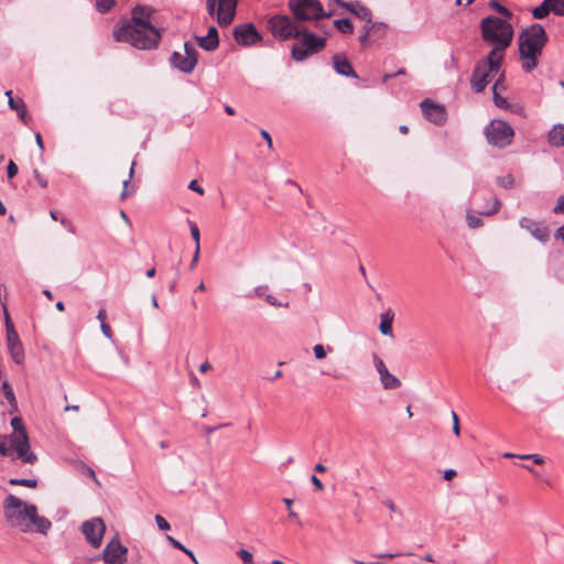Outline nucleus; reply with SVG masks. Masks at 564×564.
Listing matches in <instances>:
<instances>
[{
    "label": "nucleus",
    "mask_w": 564,
    "mask_h": 564,
    "mask_svg": "<svg viewBox=\"0 0 564 564\" xmlns=\"http://www.w3.org/2000/svg\"><path fill=\"white\" fill-rule=\"evenodd\" d=\"M288 7L292 17L299 22L321 20L332 15L324 11L319 0H289Z\"/></svg>",
    "instance_id": "423d86ee"
},
{
    "label": "nucleus",
    "mask_w": 564,
    "mask_h": 564,
    "mask_svg": "<svg viewBox=\"0 0 564 564\" xmlns=\"http://www.w3.org/2000/svg\"><path fill=\"white\" fill-rule=\"evenodd\" d=\"M2 290L6 292L7 289L4 285H0V303L2 305L4 317L7 318L8 310H7V294H2Z\"/></svg>",
    "instance_id": "8fccbe9b"
},
{
    "label": "nucleus",
    "mask_w": 564,
    "mask_h": 564,
    "mask_svg": "<svg viewBox=\"0 0 564 564\" xmlns=\"http://www.w3.org/2000/svg\"><path fill=\"white\" fill-rule=\"evenodd\" d=\"M3 512L7 521L22 532H37L45 535L52 527L47 518L37 514L35 505L24 502L14 495H9L3 500Z\"/></svg>",
    "instance_id": "f257e3e1"
},
{
    "label": "nucleus",
    "mask_w": 564,
    "mask_h": 564,
    "mask_svg": "<svg viewBox=\"0 0 564 564\" xmlns=\"http://www.w3.org/2000/svg\"><path fill=\"white\" fill-rule=\"evenodd\" d=\"M106 531V525L101 518H93L83 522L82 532L93 547H99Z\"/></svg>",
    "instance_id": "f8f14e48"
},
{
    "label": "nucleus",
    "mask_w": 564,
    "mask_h": 564,
    "mask_svg": "<svg viewBox=\"0 0 564 564\" xmlns=\"http://www.w3.org/2000/svg\"><path fill=\"white\" fill-rule=\"evenodd\" d=\"M8 105L10 107V109H12V110H20V99L15 100L13 98H10L8 100Z\"/></svg>",
    "instance_id": "0e129e2a"
},
{
    "label": "nucleus",
    "mask_w": 564,
    "mask_h": 564,
    "mask_svg": "<svg viewBox=\"0 0 564 564\" xmlns=\"http://www.w3.org/2000/svg\"><path fill=\"white\" fill-rule=\"evenodd\" d=\"M556 6V15L564 17V0H553Z\"/></svg>",
    "instance_id": "4d7b16f0"
},
{
    "label": "nucleus",
    "mask_w": 564,
    "mask_h": 564,
    "mask_svg": "<svg viewBox=\"0 0 564 564\" xmlns=\"http://www.w3.org/2000/svg\"><path fill=\"white\" fill-rule=\"evenodd\" d=\"M127 553L128 549L118 539H112L102 551V560L107 564H123Z\"/></svg>",
    "instance_id": "4468645a"
},
{
    "label": "nucleus",
    "mask_w": 564,
    "mask_h": 564,
    "mask_svg": "<svg viewBox=\"0 0 564 564\" xmlns=\"http://www.w3.org/2000/svg\"><path fill=\"white\" fill-rule=\"evenodd\" d=\"M4 398H6V400L8 401V403L10 404V406H11L10 412L12 413V412L18 411V402H17V399H15L14 392H13V391H8V392L4 394Z\"/></svg>",
    "instance_id": "a19ab883"
},
{
    "label": "nucleus",
    "mask_w": 564,
    "mask_h": 564,
    "mask_svg": "<svg viewBox=\"0 0 564 564\" xmlns=\"http://www.w3.org/2000/svg\"><path fill=\"white\" fill-rule=\"evenodd\" d=\"M188 188L192 189L193 192L198 193L199 195L204 194V188L198 185L196 180L189 182Z\"/></svg>",
    "instance_id": "6e6d98bb"
},
{
    "label": "nucleus",
    "mask_w": 564,
    "mask_h": 564,
    "mask_svg": "<svg viewBox=\"0 0 564 564\" xmlns=\"http://www.w3.org/2000/svg\"><path fill=\"white\" fill-rule=\"evenodd\" d=\"M267 26L272 36L278 41H289L299 37L300 22L293 17L286 14H274L268 22Z\"/></svg>",
    "instance_id": "0eeeda50"
},
{
    "label": "nucleus",
    "mask_w": 564,
    "mask_h": 564,
    "mask_svg": "<svg viewBox=\"0 0 564 564\" xmlns=\"http://www.w3.org/2000/svg\"><path fill=\"white\" fill-rule=\"evenodd\" d=\"M198 62V52L189 43L184 44V54L173 52L170 57L171 65L184 74H191L195 69Z\"/></svg>",
    "instance_id": "9d476101"
},
{
    "label": "nucleus",
    "mask_w": 564,
    "mask_h": 564,
    "mask_svg": "<svg viewBox=\"0 0 564 564\" xmlns=\"http://www.w3.org/2000/svg\"><path fill=\"white\" fill-rule=\"evenodd\" d=\"M199 47L207 52H213L219 46L218 30L212 25L205 36H195Z\"/></svg>",
    "instance_id": "4be33fe9"
},
{
    "label": "nucleus",
    "mask_w": 564,
    "mask_h": 564,
    "mask_svg": "<svg viewBox=\"0 0 564 564\" xmlns=\"http://www.w3.org/2000/svg\"><path fill=\"white\" fill-rule=\"evenodd\" d=\"M503 80H505V75L501 74L492 86L494 102L497 107H499L501 109H506L509 107L507 98L500 96L498 93V85H500Z\"/></svg>",
    "instance_id": "cd10ccee"
},
{
    "label": "nucleus",
    "mask_w": 564,
    "mask_h": 564,
    "mask_svg": "<svg viewBox=\"0 0 564 564\" xmlns=\"http://www.w3.org/2000/svg\"><path fill=\"white\" fill-rule=\"evenodd\" d=\"M188 224H189V229H191V236L196 245L195 248L200 249V247H199V239H200L199 229L195 223L188 220Z\"/></svg>",
    "instance_id": "e433bc0d"
},
{
    "label": "nucleus",
    "mask_w": 564,
    "mask_h": 564,
    "mask_svg": "<svg viewBox=\"0 0 564 564\" xmlns=\"http://www.w3.org/2000/svg\"><path fill=\"white\" fill-rule=\"evenodd\" d=\"M334 25L339 32L344 34H351L354 32V25L347 18L335 20Z\"/></svg>",
    "instance_id": "2f4dec72"
},
{
    "label": "nucleus",
    "mask_w": 564,
    "mask_h": 564,
    "mask_svg": "<svg viewBox=\"0 0 564 564\" xmlns=\"http://www.w3.org/2000/svg\"><path fill=\"white\" fill-rule=\"evenodd\" d=\"M456 476V470L455 469H446L444 471V479L445 480H452L454 477Z\"/></svg>",
    "instance_id": "774afa93"
},
{
    "label": "nucleus",
    "mask_w": 564,
    "mask_h": 564,
    "mask_svg": "<svg viewBox=\"0 0 564 564\" xmlns=\"http://www.w3.org/2000/svg\"><path fill=\"white\" fill-rule=\"evenodd\" d=\"M497 184L503 188H511L514 185V177L511 174H506L497 177Z\"/></svg>",
    "instance_id": "c9c22d12"
},
{
    "label": "nucleus",
    "mask_w": 564,
    "mask_h": 564,
    "mask_svg": "<svg viewBox=\"0 0 564 564\" xmlns=\"http://www.w3.org/2000/svg\"><path fill=\"white\" fill-rule=\"evenodd\" d=\"M518 42L519 54L523 61L522 68L525 73H531L538 66V56L547 42L545 30L541 24L534 23L520 33Z\"/></svg>",
    "instance_id": "f03ea898"
},
{
    "label": "nucleus",
    "mask_w": 564,
    "mask_h": 564,
    "mask_svg": "<svg viewBox=\"0 0 564 564\" xmlns=\"http://www.w3.org/2000/svg\"><path fill=\"white\" fill-rule=\"evenodd\" d=\"M498 72H490L485 63H476L470 78V86L475 93L485 90L488 83L494 78Z\"/></svg>",
    "instance_id": "dca6fc26"
},
{
    "label": "nucleus",
    "mask_w": 564,
    "mask_h": 564,
    "mask_svg": "<svg viewBox=\"0 0 564 564\" xmlns=\"http://www.w3.org/2000/svg\"><path fill=\"white\" fill-rule=\"evenodd\" d=\"M505 51L506 48H498L497 46H494L488 55L485 58L479 59L477 63H485V66H487L490 72H499Z\"/></svg>",
    "instance_id": "5701e85b"
},
{
    "label": "nucleus",
    "mask_w": 564,
    "mask_h": 564,
    "mask_svg": "<svg viewBox=\"0 0 564 564\" xmlns=\"http://www.w3.org/2000/svg\"><path fill=\"white\" fill-rule=\"evenodd\" d=\"M333 65H334V69L336 70V73H338L339 75H343L346 77H351V78L358 77L357 73L354 70L350 62L344 56H340L338 54L334 55L333 56Z\"/></svg>",
    "instance_id": "b1692460"
},
{
    "label": "nucleus",
    "mask_w": 564,
    "mask_h": 564,
    "mask_svg": "<svg viewBox=\"0 0 564 564\" xmlns=\"http://www.w3.org/2000/svg\"><path fill=\"white\" fill-rule=\"evenodd\" d=\"M10 485L14 486H25L29 488H36L37 487V480L31 479V478H11L9 480Z\"/></svg>",
    "instance_id": "f704fd0d"
},
{
    "label": "nucleus",
    "mask_w": 564,
    "mask_h": 564,
    "mask_svg": "<svg viewBox=\"0 0 564 564\" xmlns=\"http://www.w3.org/2000/svg\"><path fill=\"white\" fill-rule=\"evenodd\" d=\"M116 4V0H97L95 8L99 13L109 12Z\"/></svg>",
    "instance_id": "72a5a7b5"
},
{
    "label": "nucleus",
    "mask_w": 564,
    "mask_h": 564,
    "mask_svg": "<svg viewBox=\"0 0 564 564\" xmlns=\"http://www.w3.org/2000/svg\"><path fill=\"white\" fill-rule=\"evenodd\" d=\"M554 214H564V195L558 196L555 206L553 207Z\"/></svg>",
    "instance_id": "de8ad7c7"
},
{
    "label": "nucleus",
    "mask_w": 564,
    "mask_h": 564,
    "mask_svg": "<svg viewBox=\"0 0 564 564\" xmlns=\"http://www.w3.org/2000/svg\"><path fill=\"white\" fill-rule=\"evenodd\" d=\"M34 177L41 187L45 188L47 186V181L41 175V173L37 170H34Z\"/></svg>",
    "instance_id": "13d9d810"
},
{
    "label": "nucleus",
    "mask_w": 564,
    "mask_h": 564,
    "mask_svg": "<svg viewBox=\"0 0 564 564\" xmlns=\"http://www.w3.org/2000/svg\"><path fill=\"white\" fill-rule=\"evenodd\" d=\"M12 452L17 453L19 459L23 463L33 465L37 460V456L35 453L31 451L29 435L20 434V436L15 440H9Z\"/></svg>",
    "instance_id": "2eb2a0df"
},
{
    "label": "nucleus",
    "mask_w": 564,
    "mask_h": 564,
    "mask_svg": "<svg viewBox=\"0 0 564 564\" xmlns=\"http://www.w3.org/2000/svg\"><path fill=\"white\" fill-rule=\"evenodd\" d=\"M199 250L200 249H197L195 248V252H194V256H193V259L189 263V269H194L196 263L198 262V259H199Z\"/></svg>",
    "instance_id": "69168bd1"
},
{
    "label": "nucleus",
    "mask_w": 564,
    "mask_h": 564,
    "mask_svg": "<svg viewBox=\"0 0 564 564\" xmlns=\"http://www.w3.org/2000/svg\"><path fill=\"white\" fill-rule=\"evenodd\" d=\"M21 120H23L26 116V107L23 100L20 99V110H15Z\"/></svg>",
    "instance_id": "680f3d73"
},
{
    "label": "nucleus",
    "mask_w": 564,
    "mask_h": 564,
    "mask_svg": "<svg viewBox=\"0 0 564 564\" xmlns=\"http://www.w3.org/2000/svg\"><path fill=\"white\" fill-rule=\"evenodd\" d=\"M283 502L285 503V506L289 510V517L292 519H299L297 513L292 510L293 500L290 498H284Z\"/></svg>",
    "instance_id": "3c124183"
},
{
    "label": "nucleus",
    "mask_w": 564,
    "mask_h": 564,
    "mask_svg": "<svg viewBox=\"0 0 564 564\" xmlns=\"http://www.w3.org/2000/svg\"><path fill=\"white\" fill-rule=\"evenodd\" d=\"M490 6L492 8H495L499 13H501V14H503L506 17H510L511 15V12L506 7L500 6L496 1H491Z\"/></svg>",
    "instance_id": "864d4df0"
},
{
    "label": "nucleus",
    "mask_w": 564,
    "mask_h": 564,
    "mask_svg": "<svg viewBox=\"0 0 564 564\" xmlns=\"http://www.w3.org/2000/svg\"><path fill=\"white\" fill-rule=\"evenodd\" d=\"M237 555L243 564H254L253 556L248 550L241 549L237 552Z\"/></svg>",
    "instance_id": "ea45409f"
},
{
    "label": "nucleus",
    "mask_w": 564,
    "mask_h": 564,
    "mask_svg": "<svg viewBox=\"0 0 564 564\" xmlns=\"http://www.w3.org/2000/svg\"><path fill=\"white\" fill-rule=\"evenodd\" d=\"M314 356L316 359H324L327 355L326 348L322 344H316L313 347Z\"/></svg>",
    "instance_id": "37998d69"
},
{
    "label": "nucleus",
    "mask_w": 564,
    "mask_h": 564,
    "mask_svg": "<svg viewBox=\"0 0 564 564\" xmlns=\"http://www.w3.org/2000/svg\"><path fill=\"white\" fill-rule=\"evenodd\" d=\"M489 144L506 148L511 144L514 137L512 127L503 120H492L484 131Z\"/></svg>",
    "instance_id": "6e6552de"
},
{
    "label": "nucleus",
    "mask_w": 564,
    "mask_h": 564,
    "mask_svg": "<svg viewBox=\"0 0 564 564\" xmlns=\"http://www.w3.org/2000/svg\"><path fill=\"white\" fill-rule=\"evenodd\" d=\"M466 220L469 228H478L482 226V220L470 213L467 214Z\"/></svg>",
    "instance_id": "58836bf2"
},
{
    "label": "nucleus",
    "mask_w": 564,
    "mask_h": 564,
    "mask_svg": "<svg viewBox=\"0 0 564 564\" xmlns=\"http://www.w3.org/2000/svg\"><path fill=\"white\" fill-rule=\"evenodd\" d=\"M235 41L242 46H251L262 40V35L257 31L254 24H238L232 30Z\"/></svg>",
    "instance_id": "ddd939ff"
},
{
    "label": "nucleus",
    "mask_w": 564,
    "mask_h": 564,
    "mask_svg": "<svg viewBox=\"0 0 564 564\" xmlns=\"http://www.w3.org/2000/svg\"><path fill=\"white\" fill-rule=\"evenodd\" d=\"M154 519L160 530L166 531L170 529V523L161 514H156Z\"/></svg>",
    "instance_id": "49530a36"
},
{
    "label": "nucleus",
    "mask_w": 564,
    "mask_h": 564,
    "mask_svg": "<svg viewBox=\"0 0 564 564\" xmlns=\"http://www.w3.org/2000/svg\"><path fill=\"white\" fill-rule=\"evenodd\" d=\"M296 43L291 47V56L296 62H304L310 56L321 52L326 45V39L315 35L305 28H300Z\"/></svg>",
    "instance_id": "39448f33"
},
{
    "label": "nucleus",
    "mask_w": 564,
    "mask_h": 564,
    "mask_svg": "<svg viewBox=\"0 0 564 564\" xmlns=\"http://www.w3.org/2000/svg\"><path fill=\"white\" fill-rule=\"evenodd\" d=\"M554 238L564 242V225L558 227L554 232Z\"/></svg>",
    "instance_id": "338daca9"
},
{
    "label": "nucleus",
    "mask_w": 564,
    "mask_h": 564,
    "mask_svg": "<svg viewBox=\"0 0 564 564\" xmlns=\"http://www.w3.org/2000/svg\"><path fill=\"white\" fill-rule=\"evenodd\" d=\"M519 225L522 229L528 230L531 234V236L538 241L542 243L549 241L550 230L545 225L538 223L529 217H521L519 220Z\"/></svg>",
    "instance_id": "6ab92c4d"
},
{
    "label": "nucleus",
    "mask_w": 564,
    "mask_h": 564,
    "mask_svg": "<svg viewBox=\"0 0 564 564\" xmlns=\"http://www.w3.org/2000/svg\"><path fill=\"white\" fill-rule=\"evenodd\" d=\"M481 35L485 42L497 46L498 48H507L512 42V25L494 15L486 17L480 23Z\"/></svg>",
    "instance_id": "20e7f679"
},
{
    "label": "nucleus",
    "mask_w": 564,
    "mask_h": 564,
    "mask_svg": "<svg viewBox=\"0 0 564 564\" xmlns=\"http://www.w3.org/2000/svg\"><path fill=\"white\" fill-rule=\"evenodd\" d=\"M11 426L13 429V433L8 436V440H15V437L18 438L20 436V434H28L24 423H23L22 419L19 416H14L11 420Z\"/></svg>",
    "instance_id": "c756f323"
},
{
    "label": "nucleus",
    "mask_w": 564,
    "mask_h": 564,
    "mask_svg": "<svg viewBox=\"0 0 564 564\" xmlns=\"http://www.w3.org/2000/svg\"><path fill=\"white\" fill-rule=\"evenodd\" d=\"M381 322H380V332L382 335L386 336H393V329H392V323L394 318V313L391 310H388L387 312L382 313L380 315Z\"/></svg>",
    "instance_id": "393cba45"
},
{
    "label": "nucleus",
    "mask_w": 564,
    "mask_h": 564,
    "mask_svg": "<svg viewBox=\"0 0 564 564\" xmlns=\"http://www.w3.org/2000/svg\"><path fill=\"white\" fill-rule=\"evenodd\" d=\"M268 286L267 285H259V286H256L253 289V295L257 296V297H264L267 294H265V291H267Z\"/></svg>",
    "instance_id": "5fc2aeb1"
},
{
    "label": "nucleus",
    "mask_w": 564,
    "mask_h": 564,
    "mask_svg": "<svg viewBox=\"0 0 564 564\" xmlns=\"http://www.w3.org/2000/svg\"><path fill=\"white\" fill-rule=\"evenodd\" d=\"M7 173H8L9 178H12L17 175L18 166L13 161H9L8 166H7Z\"/></svg>",
    "instance_id": "603ef678"
},
{
    "label": "nucleus",
    "mask_w": 564,
    "mask_h": 564,
    "mask_svg": "<svg viewBox=\"0 0 564 564\" xmlns=\"http://www.w3.org/2000/svg\"><path fill=\"white\" fill-rule=\"evenodd\" d=\"M372 361L376 370L379 373L381 384L384 389L393 390L401 387V380L389 372L383 360L377 354L372 355Z\"/></svg>",
    "instance_id": "a211bd4d"
},
{
    "label": "nucleus",
    "mask_w": 564,
    "mask_h": 564,
    "mask_svg": "<svg viewBox=\"0 0 564 564\" xmlns=\"http://www.w3.org/2000/svg\"><path fill=\"white\" fill-rule=\"evenodd\" d=\"M549 143L553 147H563L564 143V126L557 124L549 133Z\"/></svg>",
    "instance_id": "bb28decb"
},
{
    "label": "nucleus",
    "mask_w": 564,
    "mask_h": 564,
    "mask_svg": "<svg viewBox=\"0 0 564 564\" xmlns=\"http://www.w3.org/2000/svg\"><path fill=\"white\" fill-rule=\"evenodd\" d=\"M117 42H126L138 50L156 48L162 34L154 25H144V29L132 24H117L113 30Z\"/></svg>",
    "instance_id": "7ed1b4c3"
},
{
    "label": "nucleus",
    "mask_w": 564,
    "mask_h": 564,
    "mask_svg": "<svg viewBox=\"0 0 564 564\" xmlns=\"http://www.w3.org/2000/svg\"><path fill=\"white\" fill-rule=\"evenodd\" d=\"M371 22L372 18L369 19V22H365V25L361 29V33L359 36V42L362 46H368L371 40Z\"/></svg>",
    "instance_id": "7c9ffc66"
},
{
    "label": "nucleus",
    "mask_w": 564,
    "mask_h": 564,
    "mask_svg": "<svg viewBox=\"0 0 564 564\" xmlns=\"http://www.w3.org/2000/svg\"><path fill=\"white\" fill-rule=\"evenodd\" d=\"M238 0H206L210 17L217 15L219 26H228L235 19Z\"/></svg>",
    "instance_id": "1a4fd4ad"
},
{
    "label": "nucleus",
    "mask_w": 564,
    "mask_h": 564,
    "mask_svg": "<svg viewBox=\"0 0 564 564\" xmlns=\"http://www.w3.org/2000/svg\"><path fill=\"white\" fill-rule=\"evenodd\" d=\"M152 14L153 9L151 7L139 4L132 9L131 18L129 20L123 21L121 24H132L144 29V25H153L151 23Z\"/></svg>",
    "instance_id": "aec40b11"
},
{
    "label": "nucleus",
    "mask_w": 564,
    "mask_h": 564,
    "mask_svg": "<svg viewBox=\"0 0 564 564\" xmlns=\"http://www.w3.org/2000/svg\"><path fill=\"white\" fill-rule=\"evenodd\" d=\"M550 12L556 15V6L553 0H544L539 7L533 9L532 14L535 19H543Z\"/></svg>",
    "instance_id": "a878e982"
},
{
    "label": "nucleus",
    "mask_w": 564,
    "mask_h": 564,
    "mask_svg": "<svg viewBox=\"0 0 564 564\" xmlns=\"http://www.w3.org/2000/svg\"><path fill=\"white\" fill-rule=\"evenodd\" d=\"M337 4L345 8L347 11L355 14L357 18L365 22H369V19L372 18L371 10L362 4L359 1H350V2H344L341 0H336Z\"/></svg>",
    "instance_id": "412c9836"
},
{
    "label": "nucleus",
    "mask_w": 564,
    "mask_h": 564,
    "mask_svg": "<svg viewBox=\"0 0 564 564\" xmlns=\"http://www.w3.org/2000/svg\"><path fill=\"white\" fill-rule=\"evenodd\" d=\"M100 328H101L102 334L106 337L111 338L112 332H111L110 326L106 322H102V324H100Z\"/></svg>",
    "instance_id": "bf43d9fd"
},
{
    "label": "nucleus",
    "mask_w": 564,
    "mask_h": 564,
    "mask_svg": "<svg viewBox=\"0 0 564 564\" xmlns=\"http://www.w3.org/2000/svg\"><path fill=\"white\" fill-rule=\"evenodd\" d=\"M388 24L384 22H371V40H380L387 35Z\"/></svg>",
    "instance_id": "c85d7f7f"
},
{
    "label": "nucleus",
    "mask_w": 564,
    "mask_h": 564,
    "mask_svg": "<svg viewBox=\"0 0 564 564\" xmlns=\"http://www.w3.org/2000/svg\"><path fill=\"white\" fill-rule=\"evenodd\" d=\"M264 300L267 301L268 304H270L271 306H274V307H288L289 306V303H282L275 296H273L271 294H267L264 296Z\"/></svg>",
    "instance_id": "79ce46f5"
},
{
    "label": "nucleus",
    "mask_w": 564,
    "mask_h": 564,
    "mask_svg": "<svg viewBox=\"0 0 564 564\" xmlns=\"http://www.w3.org/2000/svg\"><path fill=\"white\" fill-rule=\"evenodd\" d=\"M6 330L9 354L15 364L21 365L24 361V348L9 314H7Z\"/></svg>",
    "instance_id": "9b49d317"
},
{
    "label": "nucleus",
    "mask_w": 564,
    "mask_h": 564,
    "mask_svg": "<svg viewBox=\"0 0 564 564\" xmlns=\"http://www.w3.org/2000/svg\"><path fill=\"white\" fill-rule=\"evenodd\" d=\"M166 540L170 542V544H171L173 547H175V549H177V550L183 551L186 555H188V556L192 558V561H193L195 564H198V562H197V560H196V557H195L194 553H193L191 550H188L187 547H185V546H184L180 541L175 540V539H174L173 536H171V535H166Z\"/></svg>",
    "instance_id": "473e14b6"
},
{
    "label": "nucleus",
    "mask_w": 564,
    "mask_h": 564,
    "mask_svg": "<svg viewBox=\"0 0 564 564\" xmlns=\"http://www.w3.org/2000/svg\"><path fill=\"white\" fill-rule=\"evenodd\" d=\"M311 481L314 485L316 490L322 491L324 489V485L322 484V481L315 475H313L311 477Z\"/></svg>",
    "instance_id": "052dcab7"
},
{
    "label": "nucleus",
    "mask_w": 564,
    "mask_h": 564,
    "mask_svg": "<svg viewBox=\"0 0 564 564\" xmlns=\"http://www.w3.org/2000/svg\"><path fill=\"white\" fill-rule=\"evenodd\" d=\"M452 419H453V432L455 435L460 434V426H459V419L456 412L452 411Z\"/></svg>",
    "instance_id": "09e8293b"
},
{
    "label": "nucleus",
    "mask_w": 564,
    "mask_h": 564,
    "mask_svg": "<svg viewBox=\"0 0 564 564\" xmlns=\"http://www.w3.org/2000/svg\"><path fill=\"white\" fill-rule=\"evenodd\" d=\"M260 134L267 141L268 148L272 149V139H271V135L269 134V132L267 130L262 129L260 131Z\"/></svg>",
    "instance_id": "e2e57ef3"
},
{
    "label": "nucleus",
    "mask_w": 564,
    "mask_h": 564,
    "mask_svg": "<svg viewBox=\"0 0 564 564\" xmlns=\"http://www.w3.org/2000/svg\"><path fill=\"white\" fill-rule=\"evenodd\" d=\"M7 438L8 437H3L2 440H0V454L2 456H10L12 454V447L11 445H7Z\"/></svg>",
    "instance_id": "a18cd8bd"
},
{
    "label": "nucleus",
    "mask_w": 564,
    "mask_h": 564,
    "mask_svg": "<svg viewBox=\"0 0 564 564\" xmlns=\"http://www.w3.org/2000/svg\"><path fill=\"white\" fill-rule=\"evenodd\" d=\"M134 165H135V162H132L131 167H130V171H129V177H128V180H124V181H123V191H122V193H121V195H120V196H121V198H126V197L128 196V191H127V188H128V185H129V183H130V180H131V178H132V176H133Z\"/></svg>",
    "instance_id": "c03bdc74"
},
{
    "label": "nucleus",
    "mask_w": 564,
    "mask_h": 564,
    "mask_svg": "<svg viewBox=\"0 0 564 564\" xmlns=\"http://www.w3.org/2000/svg\"><path fill=\"white\" fill-rule=\"evenodd\" d=\"M420 107H421V110H422L424 117L429 121H431L437 126H442L445 123L446 109L444 106L435 104V102L431 101L430 99H424L420 104Z\"/></svg>",
    "instance_id": "f3484780"
},
{
    "label": "nucleus",
    "mask_w": 564,
    "mask_h": 564,
    "mask_svg": "<svg viewBox=\"0 0 564 564\" xmlns=\"http://www.w3.org/2000/svg\"><path fill=\"white\" fill-rule=\"evenodd\" d=\"M501 206V203L498 198H492L491 200V207L490 208H486L484 210H481L479 214L480 215H487V216H491L496 213H498L499 208Z\"/></svg>",
    "instance_id": "4c0bfd02"
}]
</instances>
